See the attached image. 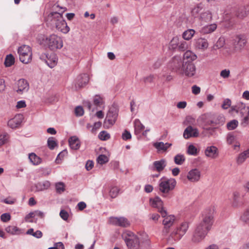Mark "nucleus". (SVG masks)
Here are the masks:
<instances>
[{"label": "nucleus", "instance_id": "nucleus-1", "mask_svg": "<svg viewBox=\"0 0 249 249\" xmlns=\"http://www.w3.org/2000/svg\"><path fill=\"white\" fill-rule=\"evenodd\" d=\"M213 208H207L203 212L202 221L196 225L192 238L193 243H199L205 238L213 222Z\"/></svg>", "mask_w": 249, "mask_h": 249}, {"label": "nucleus", "instance_id": "nucleus-2", "mask_svg": "<svg viewBox=\"0 0 249 249\" xmlns=\"http://www.w3.org/2000/svg\"><path fill=\"white\" fill-rule=\"evenodd\" d=\"M168 68L177 74L192 77L196 73V67L194 63L182 61L180 56H175L170 61Z\"/></svg>", "mask_w": 249, "mask_h": 249}, {"label": "nucleus", "instance_id": "nucleus-3", "mask_svg": "<svg viewBox=\"0 0 249 249\" xmlns=\"http://www.w3.org/2000/svg\"><path fill=\"white\" fill-rule=\"evenodd\" d=\"M47 21L50 22L53 28L55 27L63 33L66 34L70 31V28L63 19L62 14L59 13H51L48 16Z\"/></svg>", "mask_w": 249, "mask_h": 249}, {"label": "nucleus", "instance_id": "nucleus-4", "mask_svg": "<svg viewBox=\"0 0 249 249\" xmlns=\"http://www.w3.org/2000/svg\"><path fill=\"white\" fill-rule=\"evenodd\" d=\"M122 237L129 249H138L140 248V239L137 235L130 231H126L122 234Z\"/></svg>", "mask_w": 249, "mask_h": 249}, {"label": "nucleus", "instance_id": "nucleus-5", "mask_svg": "<svg viewBox=\"0 0 249 249\" xmlns=\"http://www.w3.org/2000/svg\"><path fill=\"white\" fill-rule=\"evenodd\" d=\"M176 184L175 178L163 177L159 181V190L164 194H167L175 189Z\"/></svg>", "mask_w": 249, "mask_h": 249}, {"label": "nucleus", "instance_id": "nucleus-6", "mask_svg": "<svg viewBox=\"0 0 249 249\" xmlns=\"http://www.w3.org/2000/svg\"><path fill=\"white\" fill-rule=\"evenodd\" d=\"M45 43L51 50L60 49L63 45L61 37L54 34H52L47 37L45 40Z\"/></svg>", "mask_w": 249, "mask_h": 249}, {"label": "nucleus", "instance_id": "nucleus-7", "mask_svg": "<svg viewBox=\"0 0 249 249\" xmlns=\"http://www.w3.org/2000/svg\"><path fill=\"white\" fill-rule=\"evenodd\" d=\"M212 114L210 113H206L201 115L198 118V122L200 123L203 125V127H206L207 126L213 124H222L224 121L225 118L223 116H219L218 118L220 120V122H217V121H215L212 118Z\"/></svg>", "mask_w": 249, "mask_h": 249}, {"label": "nucleus", "instance_id": "nucleus-8", "mask_svg": "<svg viewBox=\"0 0 249 249\" xmlns=\"http://www.w3.org/2000/svg\"><path fill=\"white\" fill-rule=\"evenodd\" d=\"M19 59L24 64L29 63L32 60V53L31 48L28 45H22L18 49Z\"/></svg>", "mask_w": 249, "mask_h": 249}, {"label": "nucleus", "instance_id": "nucleus-9", "mask_svg": "<svg viewBox=\"0 0 249 249\" xmlns=\"http://www.w3.org/2000/svg\"><path fill=\"white\" fill-rule=\"evenodd\" d=\"M189 228V223L182 222L176 230L171 233V237L175 241L179 240L186 233Z\"/></svg>", "mask_w": 249, "mask_h": 249}, {"label": "nucleus", "instance_id": "nucleus-10", "mask_svg": "<svg viewBox=\"0 0 249 249\" xmlns=\"http://www.w3.org/2000/svg\"><path fill=\"white\" fill-rule=\"evenodd\" d=\"M150 205L158 209V211L160 213L162 217H165L167 215V211L163 207V202L159 197H156L150 199Z\"/></svg>", "mask_w": 249, "mask_h": 249}, {"label": "nucleus", "instance_id": "nucleus-11", "mask_svg": "<svg viewBox=\"0 0 249 249\" xmlns=\"http://www.w3.org/2000/svg\"><path fill=\"white\" fill-rule=\"evenodd\" d=\"M244 193L241 191H234L232 195V206L233 207H238L242 206L244 203Z\"/></svg>", "mask_w": 249, "mask_h": 249}, {"label": "nucleus", "instance_id": "nucleus-12", "mask_svg": "<svg viewBox=\"0 0 249 249\" xmlns=\"http://www.w3.org/2000/svg\"><path fill=\"white\" fill-rule=\"evenodd\" d=\"M118 117V109L114 107L109 108L105 119V123L112 125L115 123Z\"/></svg>", "mask_w": 249, "mask_h": 249}, {"label": "nucleus", "instance_id": "nucleus-13", "mask_svg": "<svg viewBox=\"0 0 249 249\" xmlns=\"http://www.w3.org/2000/svg\"><path fill=\"white\" fill-rule=\"evenodd\" d=\"M164 218L162 223L164 225V229L163 230V233L166 234L169 232V228L173 225L175 221V216L173 215H167L163 217Z\"/></svg>", "mask_w": 249, "mask_h": 249}, {"label": "nucleus", "instance_id": "nucleus-14", "mask_svg": "<svg viewBox=\"0 0 249 249\" xmlns=\"http://www.w3.org/2000/svg\"><path fill=\"white\" fill-rule=\"evenodd\" d=\"M89 80L88 74L84 73L79 75L76 79L75 86L76 89H80L86 85Z\"/></svg>", "mask_w": 249, "mask_h": 249}, {"label": "nucleus", "instance_id": "nucleus-15", "mask_svg": "<svg viewBox=\"0 0 249 249\" xmlns=\"http://www.w3.org/2000/svg\"><path fill=\"white\" fill-rule=\"evenodd\" d=\"M199 136L198 130L191 125L187 127L183 132V137L185 139H188L191 137H197Z\"/></svg>", "mask_w": 249, "mask_h": 249}, {"label": "nucleus", "instance_id": "nucleus-16", "mask_svg": "<svg viewBox=\"0 0 249 249\" xmlns=\"http://www.w3.org/2000/svg\"><path fill=\"white\" fill-rule=\"evenodd\" d=\"M194 45L195 48L202 51L206 50L209 46L207 40L202 37L195 39L194 40Z\"/></svg>", "mask_w": 249, "mask_h": 249}, {"label": "nucleus", "instance_id": "nucleus-17", "mask_svg": "<svg viewBox=\"0 0 249 249\" xmlns=\"http://www.w3.org/2000/svg\"><path fill=\"white\" fill-rule=\"evenodd\" d=\"M204 153L207 157L213 159H216L219 155L218 148L213 145L207 146L205 150Z\"/></svg>", "mask_w": 249, "mask_h": 249}, {"label": "nucleus", "instance_id": "nucleus-18", "mask_svg": "<svg viewBox=\"0 0 249 249\" xmlns=\"http://www.w3.org/2000/svg\"><path fill=\"white\" fill-rule=\"evenodd\" d=\"M23 119V115L20 114L16 115L13 118L9 120L8 125L12 128L18 127Z\"/></svg>", "mask_w": 249, "mask_h": 249}, {"label": "nucleus", "instance_id": "nucleus-19", "mask_svg": "<svg viewBox=\"0 0 249 249\" xmlns=\"http://www.w3.org/2000/svg\"><path fill=\"white\" fill-rule=\"evenodd\" d=\"M110 222L113 225L126 227L129 225L127 219L124 217H112L110 219Z\"/></svg>", "mask_w": 249, "mask_h": 249}, {"label": "nucleus", "instance_id": "nucleus-20", "mask_svg": "<svg viewBox=\"0 0 249 249\" xmlns=\"http://www.w3.org/2000/svg\"><path fill=\"white\" fill-rule=\"evenodd\" d=\"M201 173L196 168L191 170L187 174V178L191 182H197L200 178Z\"/></svg>", "mask_w": 249, "mask_h": 249}, {"label": "nucleus", "instance_id": "nucleus-21", "mask_svg": "<svg viewBox=\"0 0 249 249\" xmlns=\"http://www.w3.org/2000/svg\"><path fill=\"white\" fill-rule=\"evenodd\" d=\"M18 89L17 92L19 94H22L23 92H27L29 89V85L28 82L24 79H20L18 81Z\"/></svg>", "mask_w": 249, "mask_h": 249}, {"label": "nucleus", "instance_id": "nucleus-22", "mask_svg": "<svg viewBox=\"0 0 249 249\" xmlns=\"http://www.w3.org/2000/svg\"><path fill=\"white\" fill-rule=\"evenodd\" d=\"M166 165V160L164 159H162L159 160L155 161L153 163L151 169L154 171L160 172L164 169Z\"/></svg>", "mask_w": 249, "mask_h": 249}, {"label": "nucleus", "instance_id": "nucleus-23", "mask_svg": "<svg viewBox=\"0 0 249 249\" xmlns=\"http://www.w3.org/2000/svg\"><path fill=\"white\" fill-rule=\"evenodd\" d=\"M172 146V143L163 142H156L153 143V146L159 153H163L167 151V149Z\"/></svg>", "mask_w": 249, "mask_h": 249}, {"label": "nucleus", "instance_id": "nucleus-24", "mask_svg": "<svg viewBox=\"0 0 249 249\" xmlns=\"http://www.w3.org/2000/svg\"><path fill=\"white\" fill-rule=\"evenodd\" d=\"M45 57L47 58V59L45 60V62L50 68H53L56 65L57 59L55 54H52L49 57L45 54H42L40 56L41 59H44Z\"/></svg>", "mask_w": 249, "mask_h": 249}, {"label": "nucleus", "instance_id": "nucleus-25", "mask_svg": "<svg viewBox=\"0 0 249 249\" xmlns=\"http://www.w3.org/2000/svg\"><path fill=\"white\" fill-rule=\"evenodd\" d=\"M70 147L73 150H77L80 146V142L79 139L75 136L71 137L69 139Z\"/></svg>", "mask_w": 249, "mask_h": 249}, {"label": "nucleus", "instance_id": "nucleus-26", "mask_svg": "<svg viewBox=\"0 0 249 249\" xmlns=\"http://www.w3.org/2000/svg\"><path fill=\"white\" fill-rule=\"evenodd\" d=\"M197 58L196 55L191 51H187L184 53L182 61H188L193 63V61Z\"/></svg>", "mask_w": 249, "mask_h": 249}, {"label": "nucleus", "instance_id": "nucleus-27", "mask_svg": "<svg viewBox=\"0 0 249 249\" xmlns=\"http://www.w3.org/2000/svg\"><path fill=\"white\" fill-rule=\"evenodd\" d=\"M203 132L202 133L203 135L208 137H216L217 136V133L216 132V127H203Z\"/></svg>", "mask_w": 249, "mask_h": 249}, {"label": "nucleus", "instance_id": "nucleus-28", "mask_svg": "<svg viewBox=\"0 0 249 249\" xmlns=\"http://www.w3.org/2000/svg\"><path fill=\"white\" fill-rule=\"evenodd\" d=\"M217 28V25L215 23L206 25L201 29V32L204 34H210L214 32Z\"/></svg>", "mask_w": 249, "mask_h": 249}, {"label": "nucleus", "instance_id": "nucleus-29", "mask_svg": "<svg viewBox=\"0 0 249 249\" xmlns=\"http://www.w3.org/2000/svg\"><path fill=\"white\" fill-rule=\"evenodd\" d=\"M135 133L136 135L139 134L145 127L139 119H135L134 122Z\"/></svg>", "mask_w": 249, "mask_h": 249}, {"label": "nucleus", "instance_id": "nucleus-30", "mask_svg": "<svg viewBox=\"0 0 249 249\" xmlns=\"http://www.w3.org/2000/svg\"><path fill=\"white\" fill-rule=\"evenodd\" d=\"M235 42L240 48L243 47L247 42L246 37L243 35H238L235 37Z\"/></svg>", "mask_w": 249, "mask_h": 249}, {"label": "nucleus", "instance_id": "nucleus-31", "mask_svg": "<svg viewBox=\"0 0 249 249\" xmlns=\"http://www.w3.org/2000/svg\"><path fill=\"white\" fill-rule=\"evenodd\" d=\"M36 186L38 191H41L48 189L50 186V183L48 181H44L37 183Z\"/></svg>", "mask_w": 249, "mask_h": 249}, {"label": "nucleus", "instance_id": "nucleus-32", "mask_svg": "<svg viewBox=\"0 0 249 249\" xmlns=\"http://www.w3.org/2000/svg\"><path fill=\"white\" fill-rule=\"evenodd\" d=\"M247 8L244 6L240 7L236 12V16L239 18H243L247 15Z\"/></svg>", "mask_w": 249, "mask_h": 249}, {"label": "nucleus", "instance_id": "nucleus-33", "mask_svg": "<svg viewBox=\"0 0 249 249\" xmlns=\"http://www.w3.org/2000/svg\"><path fill=\"white\" fill-rule=\"evenodd\" d=\"M29 159L34 165H38L41 162V159L33 153L29 154Z\"/></svg>", "mask_w": 249, "mask_h": 249}, {"label": "nucleus", "instance_id": "nucleus-34", "mask_svg": "<svg viewBox=\"0 0 249 249\" xmlns=\"http://www.w3.org/2000/svg\"><path fill=\"white\" fill-rule=\"evenodd\" d=\"M195 32L194 29H188L183 32L182 37L185 40H189L192 38Z\"/></svg>", "mask_w": 249, "mask_h": 249}, {"label": "nucleus", "instance_id": "nucleus-35", "mask_svg": "<svg viewBox=\"0 0 249 249\" xmlns=\"http://www.w3.org/2000/svg\"><path fill=\"white\" fill-rule=\"evenodd\" d=\"M174 161L177 165H182L185 161V158L183 154H178L174 158Z\"/></svg>", "mask_w": 249, "mask_h": 249}, {"label": "nucleus", "instance_id": "nucleus-36", "mask_svg": "<svg viewBox=\"0 0 249 249\" xmlns=\"http://www.w3.org/2000/svg\"><path fill=\"white\" fill-rule=\"evenodd\" d=\"M200 18L202 21L207 22L210 21L212 20V16L210 12L206 11L200 14Z\"/></svg>", "mask_w": 249, "mask_h": 249}, {"label": "nucleus", "instance_id": "nucleus-37", "mask_svg": "<svg viewBox=\"0 0 249 249\" xmlns=\"http://www.w3.org/2000/svg\"><path fill=\"white\" fill-rule=\"evenodd\" d=\"M236 106L237 107V109L238 112H240V113L242 115L244 114H247L248 111L247 107H246V105L242 102H239L236 103Z\"/></svg>", "mask_w": 249, "mask_h": 249}, {"label": "nucleus", "instance_id": "nucleus-38", "mask_svg": "<svg viewBox=\"0 0 249 249\" xmlns=\"http://www.w3.org/2000/svg\"><path fill=\"white\" fill-rule=\"evenodd\" d=\"M5 231L11 234H18L20 231L19 229L16 226H9L6 228Z\"/></svg>", "mask_w": 249, "mask_h": 249}, {"label": "nucleus", "instance_id": "nucleus-39", "mask_svg": "<svg viewBox=\"0 0 249 249\" xmlns=\"http://www.w3.org/2000/svg\"><path fill=\"white\" fill-rule=\"evenodd\" d=\"M119 189L116 186H111L109 189V195L112 198H114L117 197L119 192Z\"/></svg>", "mask_w": 249, "mask_h": 249}, {"label": "nucleus", "instance_id": "nucleus-40", "mask_svg": "<svg viewBox=\"0 0 249 249\" xmlns=\"http://www.w3.org/2000/svg\"><path fill=\"white\" fill-rule=\"evenodd\" d=\"M26 234L32 235L36 238H40L42 236V233L40 231L37 230L34 232V229L32 228L29 229L27 231Z\"/></svg>", "mask_w": 249, "mask_h": 249}, {"label": "nucleus", "instance_id": "nucleus-41", "mask_svg": "<svg viewBox=\"0 0 249 249\" xmlns=\"http://www.w3.org/2000/svg\"><path fill=\"white\" fill-rule=\"evenodd\" d=\"M15 62V58L11 54L7 55L5 59L4 64L6 67H10L14 64Z\"/></svg>", "mask_w": 249, "mask_h": 249}, {"label": "nucleus", "instance_id": "nucleus-42", "mask_svg": "<svg viewBox=\"0 0 249 249\" xmlns=\"http://www.w3.org/2000/svg\"><path fill=\"white\" fill-rule=\"evenodd\" d=\"M93 103L96 106H100L104 103V99L100 95H96L93 98Z\"/></svg>", "mask_w": 249, "mask_h": 249}, {"label": "nucleus", "instance_id": "nucleus-43", "mask_svg": "<svg viewBox=\"0 0 249 249\" xmlns=\"http://www.w3.org/2000/svg\"><path fill=\"white\" fill-rule=\"evenodd\" d=\"M57 143L53 137H50L47 140V145L51 150H53Z\"/></svg>", "mask_w": 249, "mask_h": 249}, {"label": "nucleus", "instance_id": "nucleus-44", "mask_svg": "<svg viewBox=\"0 0 249 249\" xmlns=\"http://www.w3.org/2000/svg\"><path fill=\"white\" fill-rule=\"evenodd\" d=\"M202 9V6L201 4H197L191 10L192 16L196 18L198 16L199 12Z\"/></svg>", "mask_w": 249, "mask_h": 249}, {"label": "nucleus", "instance_id": "nucleus-45", "mask_svg": "<svg viewBox=\"0 0 249 249\" xmlns=\"http://www.w3.org/2000/svg\"><path fill=\"white\" fill-rule=\"evenodd\" d=\"M9 135L7 133H3L0 135V146L4 145L8 142Z\"/></svg>", "mask_w": 249, "mask_h": 249}, {"label": "nucleus", "instance_id": "nucleus-46", "mask_svg": "<svg viewBox=\"0 0 249 249\" xmlns=\"http://www.w3.org/2000/svg\"><path fill=\"white\" fill-rule=\"evenodd\" d=\"M238 124V122L236 120H233L227 124V127L228 130H231L235 129Z\"/></svg>", "mask_w": 249, "mask_h": 249}, {"label": "nucleus", "instance_id": "nucleus-47", "mask_svg": "<svg viewBox=\"0 0 249 249\" xmlns=\"http://www.w3.org/2000/svg\"><path fill=\"white\" fill-rule=\"evenodd\" d=\"M187 152L190 155L196 156L197 154V150L194 145L191 144L188 146Z\"/></svg>", "mask_w": 249, "mask_h": 249}, {"label": "nucleus", "instance_id": "nucleus-48", "mask_svg": "<svg viewBox=\"0 0 249 249\" xmlns=\"http://www.w3.org/2000/svg\"><path fill=\"white\" fill-rule=\"evenodd\" d=\"M241 219L243 222L249 225V208L241 216Z\"/></svg>", "mask_w": 249, "mask_h": 249}, {"label": "nucleus", "instance_id": "nucleus-49", "mask_svg": "<svg viewBox=\"0 0 249 249\" xmlns=\"http://www.w3.org/2000/svg\"><path fill=\"white\" fill-rule=\"evenodd\" d=\"M108 161L107 157L105 155H100L98 156L97 159V161L100 164H103Z\"/></svg>", "mask_w": 249, "mask_h": 249}, {"label": "nucleus", "instance_id": "nucleus-50", "mask_svg": "<svg viewBox=\"0 0 249 249\" xmlns=\"http://www.w3.org/2000/svg\"><path fill=\"white\" fill-rule=\"evenodd\" d=\"M99 138L102 141H106L110 138V135L105 131L100 132L98 135Z\"/></svg>", "mask_w": 249, "mask_h": 249}, {"label": "nucleus", "instance_id": "nucleus-51", "mask_svg": "<svg viewBox=\"0 0 249 249\" xmlns=\"http://www.w3.org/2000/svg\"><path fill=\"white\" fill-rule=\"evenodd\" d=\"M64 184L62 182H58L55 184L56 192L59 194L62 193L65 190Z\"/></svg>", "mask_w": 249, "mask_h": 249}, {"label": "nucleus", "instance_id": "nucleus-52", "mask_svg": "<svg viewBox=\"0 0 249 249\" xmlns=\"http://www.w3.org/2000/svg\"><path fill=\"white\" fill-rule=\"evenodd\" d=\"M231 100L229 98H227L223 101L221 107L224 109H227L231 107Z\"/></svg>", "mask_w": 249, "mask_h": 249}, {"label": "nucleus", "instance_id": "nucleus-53", "mask_svg": "<svg viewBox=\"0 0 249 249\" xmlns=\"http://www.w3.org/2000/svg\"><path fill=\"white\" fill-rule=\"evenodd\" d=\"M162 77L165 78V81L170 82L173 80V76L170 73H168L165 71H163L162 74Z\"/></svg>", "mask_w": 249, "mask_h": 249}, {"label": "nucleus", "instance_id": "nucleus-54", "mask_svg": "<svg viewBox=\"0 0 249 249\" xmlns=\"http://www.w3.org/2000/svg\"><path fill=\"white\" fill-rule=\"evenodd\" d=\"M75 114L77 116H81L84 114V109L81 106H78L75 108Z\"/></svg>", "mask_w": 249, "mask_h": 249}, {"label": "nucleus", "instance_id": "nucleus-55", "mask_svg": "<svg viewBox=\"0 0 249 249\" xmlns=\"http://www.w3.org/2000/svg\"><path fill=\"white\" fill-rule=\"evenodd\" d=\"M10 214L8 213H3L0 216V219L1 221L4 222H7L9 220H10Z\"/></svg>", "mask_w": 249, "mask_h": 249}, {"label": "nucleus", "instance_id": "nucleus-56", "mask_svg": "<svg viewBox=\"0 0 249 249\" xmlns=\"http://www.w3.org/2000/svg\"><path fill=\"white\" fill-rule=\"evenodd\" d=\"M131 138V135L130 133L126 130H124V131L122 134V139L126 141L130 139Z\"/></svg>", "mask_w": 249, "mask_h": 249}, {"label": "nucleus", "instance_id": "nucleus-57", "mask_svg": "<svg viewBox=\"0 0 249 249\" xmlns=\"http://www.w3.org/2000/svg\"><path fill=\"white\" fill-rule=\"evenodd\" d=\"M154 75L151 74L149 76H147L146 77H145L143 78V82L145 83H151L153 82L154 79Z\"/></svg>", "mask_w": 249, "mask_h": 249}, {"label": "nucleus", "instance_id": "nucleus-58", "mask_svg": "<svg viewBox=\"0 0 249 249\" xmlns=\"http://www.w3.org/2000/svg\"><path fill=\"white\" fill-rule=\"evenodd\" d=\"M59 215L64 220H67L69 217V214L67 211L64 210H61Z\"/></svg>", "mask_w": 249, "mask_h": 249}, {"label": "nucleus", "instance_id": "nucleus-59", "mask_svg": "<svg viewBox=\"0 0 249 249\" xmlns=\"http://www.w3.org/2000/svg\"><path fill=\"white\" fill-rule=\"evenodd\" d=\"M102 125V123L101 122H97L94 124L92 128L91 129V131L92 133H95L96 131L99 129Z\"/></svg>", "mask_w": 249, "mask_h": 249}, {"label": "nucleus", "instance_id": "nucleus-60", "mask_svg": "<svg viewBox=\"0 0 249 249\" xmlns=\"http://www.w3.org/2000/svg\"><path fill=\"white\" fill-rule=\"evenodd\" d=\"M230 71L229 70L225 69L220 72V76L224 78H227L229 77Z\"/></svg>", "mask_w": 249, "mask_h": 249}, {"label": "nucleus", "instance_id": "nucleus-61", "mask_svg": "<svg viewBox=\"0 0 249 249\" xmlns=\"http://www.w3.org/2000/svg\"><path fill=\"white\" fill-rule=\"evenodd\" d=\"M148 216L150 219H151L155 222L158 221L160 217L159 214L155 213L150 214H149Z\"/></svg>", "mask_w": 249, "mask_h": 249}, {"label": "nucleus", "instance_id": "nucleus-62", "mask_svg": "<svg viewBox=\"0 0 249 249\" xmlns=\"http://www.w3.org/2000/svg\"><path fill=\"white\" fill-rule=\"evenodd\" d=\"M16 200L15 198L8 197L3 199L1 201L7 204H13L16 202Z\"/></svg>", "mask_w": 249, "mask_h": 249}, {"label": "nucleus", "instance_id": "nucleus-63", "mask_svg": "<svg viewBox=\"0 0 249 249\" xmlns=\"http://www.w3.org/2000/svg\"><path fill=\"white\" fill-rule=\"evenodd\" d=\"M188 48V45L185 41H182L178 45V48L180 51H184Z\"/></svg>", "mask_w": 249, "mask_h": 249}, {"label": "nucleus", "instance_id": "nucleus-64", "mask_svg": "<svg viewBox=\"0 0 249 249\" xmlns=\"http://www.w3.org/2000/svg\"><path fill=\"white\" fill-rule=\"evenodd\" d=\"M93 165H94L93 162L91 160H89L87 161V162L86 164V165H85V167H86V169L88 171H89L93 168Z\"/></svg>", "mask_w": 249, "mask_h": 249}]
</instances>
